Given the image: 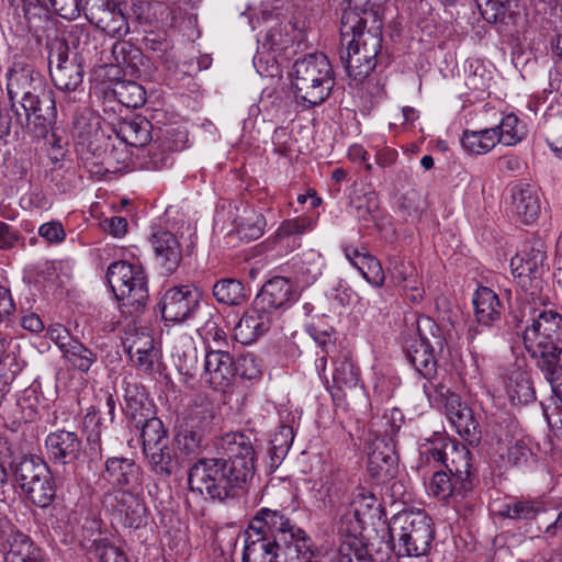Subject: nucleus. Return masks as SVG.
Instances as JSON below:
<instances>
[{"instance_id":"412c9836","label":"nucleus","mask_w":562,"mask_h":562,"mask_svg":"<svg viewBox=\"0 0 562 562\" xmlns=\"http://www.w3.org/2000/svg\"><path fill=\"white\" fill-rule=\"evenodd\" d=\"M508 192L512 214L526 225L535 223L541 212L540 196L536 187L518 182L510 187Z\"/></svg>"},{"instance_id":"a18cd8bd","label":"nucleus","mask_w":562,"mask_h":562,"mask_svg":"<svg viewBox=\"0 0 562 562\" xmlns=\"http://www.w3.org/2000/svg\"><path fill=\"white\" fill-rule=\"evenodd\" d=\"M266 227V218L255 210H245V216L237 223V233L241 239L256 240L262 236Z\"/></svg>"},{"instance_id":"6e6d98bb","label":"nucleus","mask_w":562,"mask_h":562,"mask_svg":"<svg viewBox=\"0 0 562 562\" xmlns=\"http://www.w3.org/2000/svg\"><path fill=\"white\" fill-rule=\"evenodd\" d=\"M203 441V434L199 429H194L192 426L186 425L180 429L176 436V442L180 451L186 454L196 453Z\"/></svg>"},{"instance_id":"aec40b11","label":"nucleus","mask_w":562,"mask_h":562,"mask_svg":"<svg viewBox=\"0 0 562 562\" xmlns=\"http://www.w3.org/2000/svg\"><path fill=\"white\" fill-rule=\"evenodd\" d=\"M103 477L115 488L114 492L140 490L143 484L140 467L127 458H109Z\"/></svg>"},{"instance_id":"680f3d73","label":"nucleus","mask_w":562,"mask_h":562,"mask_svg":"<svg viewBox=\"0 0 562 562\" xmlns=\"http://www.w3.org/2000/svg\"><path fill=\"white\" fill-rule=\"evenodd\" d=\"M389 271L396 285L411 280L417 272L416 267L412 262L397 259L391 262Z\"/></svg>"},{"instance_id":"a878e982","label":"nucleus","mask_w":562,"mask_h":562,"mask_svg":"<svg viewBox=\"0 0 562 562\" xmlns=\"http://www.w3.org/2000/svg\"><path fill=\"white\" fill-rule=\"evenodd\" d=\"M348 261L361 273L363 279L374 288H381L385 282V274L381 262L364 248L346 245L342 248Z\"/></svg>"},{"instance_id":"0e129e2a","label":"nucleus","mask_w":562,"mask_h":562,"mask_svg":"<svg viewBox=\"0 0 562 562\" xmlns=\"http://www.w3.org/2000/svg\"><path fill=\"white\" fill-rule=\"evenodd\" d=\"M113 55L120 65L133 66L134 59L140 56V52L128 42H117L113 45Z\"/></svg>"},{"instance_id":"e433bc0d","label":"nucleus","mask_w":562,"mask_h":562,"mask_svg":"<svg viewBox=\"0 0 562 562\" xmlns=\"http://www.w3.org/2000/svg\"><path fill=\"white\" fill-rule=\"evenodd\" d=\"M461 143L464 149L471 154H486L498 143L497 130L484 128L481 131H464Z\"/></svg>"},{"instance_id":"c85d7f7f","label":"nucleus","mask_w":562,"mask_h":562,"mask_svg":"<svg viewBox=\"0 0 562 562\" xmlns=\"http://www.w3.org/2000/svg\"><path fill=\"white\" fill-rule=\"evenodd\" d=\"M151 127L147 119L136 116L119 122L115 134L125 145L143 147L151 140Z\"/></svg>"},{"instance_id":"864d4df0","label":"nucleus","mask_w":562,"mask_h":562,"mask_svg":"<svg viewBox=\"0 0 562 562\" xmlns=\"http://www.w3.org/2000/svg\"><path fill=\"white\" fill-rule=\"evenodd\" d=\"M492 80L491 71L480 60L469 63L468 76L465 85L470 90L484 92L490 88Z\"/></svg>"},{"instance_id":"bf43d9fd","label":"nucleus","mask_w":562,"mask_h":562,"mask_svg":"<svg viewBox=\"0 0 562 562\" xmlns=\"http://www.w3.org/2000/svg\"><path fill=\"white\" fill-rule=\"evenodd\" d=\"M360 554H370L361 538H347L340 540L337 562H347L349 558H351V560L360 558Z\"/></svg>"},{"instance_id":"ea45409f","label":"nucleus","mask_w":562,"mask_h":562,"mask_svg":"<svg viewBox=\"0 0 562 562\" xmlns=\"http://www.w3.org/2000/svg\"><path fill=\"white\" fill-rule=\"evenodd\" d=\"M57 45H65L67 52L69 48L76 50L72 57H80L83 61L86 55H90L97 50V44L90 32L82 26H74L68 32L65 42L58 43Z\"/></svg>"},{"instance_id":"f3484780","label":"nucleus","mask_w":562,"mask_h":562,"mask_svg":"<svg viewBox=\"0 0 562 562\" xmlns=\"http://www.w3.org/2000/svg\"><path fill=\"white\" fill-rule=\"evenodd\" d=\"M297 299L295 286L289 279L274 277L262 285L254 303L273 317L277 311L289 308Z\"/></svg>"},{"instance_id":"603ef678","label":"nucleus","mask_w":562,"mask_h":562,"mask_svg":"<svg viewBox=\"0 0 562 562\" xmlns=\"http://www.w3.org/2000/svg\"><path fill=\"white\" fill-rule=\"evenodd\" d=\"M172 157L165 146L154 143L142 158V166L146 170H161L171 166Z\"/></svg>"},{"instance_id":"49530a36","label":"nucleus","mask_w":562,"mask_h":562,"mask_svg":"<svg viewBox=\"0 0 562 562\" xmlns=\"http://www.w3.org/2000/svg\"><path fill=\"white\" fill-rule=\"evenodd\" d=\"M313 227L314 221L312 217L299 216L284 221L277 229L274 238L278 243H284L286 239L293 238V243H295L297 237L312 231Z\"/></svg>"},{"instance_id":"e2e57ef3","label":"nucleus","mask_w":562,"mask_h":562,"mask_svg":"<svg viewBox=\"0 0 562 562\" xmlns=\"http://www.w3.org/2000/svg\"><path fill=\"white\" fill-rule=\"evenodd\" d=\"M47 336L58 347L61 353L76 340L69 329L59 323L48 327Z\"/></svg>"},{"instance_id":"cd10ccee","label":"nucleus","mask_w":562,"mask_h":562,"mask_svg":"<svg viewBox=\"0 0 562 562\" xmlns=\"http://www.w3.org/2000/svg\"><path fill=\"white\" fill-rule=\"evenodd\" d=\"M123 411L132 424H139L144 418L154 414L145 389L136 383H126L124 389Z\"/></svg>"},{"instance_id":"473e14b6","label":"nucleus","mask_w":562,"mask_h":562,"mask_svg":"<svg viewBox=\"0 0 562 562\" xmlns=\"http://www.w3.org/2000/svg\"><path fill=\"white\" fill-rule=\"evenodd\" d=\"M546 512L544 503L538 498H512L499 512L502 517L514 520H533Z\"/></svg>"},{"instance_id":"0eeeda50","label":"nucleus","mask_w":562,"mask_h":562,"mask_svg":"<svg viewBox=\"0 0 562 562\" xmlns=\"http://www.w3.org/2000/svg\"><path fill=\"white\" fill-rule=\"evenodd\" d=\"M14 481L25 497L40 508L56 497V483L47 463L37 456L23 457L13 469Z\"/></svg>"},{"instance_id":"6ab92c4d","label":"nucleus","mask_w":562,"mask_h":562,"mask_svg":"<svg viewBox=\"0 0 562 562\" xmlns=\"http://www.w3.org/2000/svg\"><path fill=\"white\" fill-rule=\"evenodd\" d=\"M45 449L50 462L67 465L79 460L82 442L77 432L58 429L46 436Z\"/></svg>"},{"instance_id":"2eb2a0df","label":"nucleus","mask_w":562,"mask_h":562,"mask_svg":"<svg viewBox=\"0 0 562 562\" xmlns=\"http://www.w3.org/2000/svg\"><path fill=\"white\" fill-rule=\"evenodd\" d=\"M86 19L112 37H123L128 31L127 19L117 3L111 0H86Z\"/></svg>"},{"instance_id":"69168bd1","label":"nucleus","mask_w":562,"mask_h":562,"mask_svg":"<svg viewBox=\"0 0 562 562\" xmlns=\"http://www.w3.org/2000/svg\"><path fill=\"white\" fill-rule=\"evenodd\" d=\"M48 7L66 20L77 19L82 10L78 0H53L48 3Z\"/></svg>"},{"instance_id":"f704fd0d","label":"nucleus","mask_w":562,"mask_h":562,"mask_svg":"<svg viewBox=\"0 0 562 562\" xmlns=\"http://www.w3.org/2000/svg\"><path fill=\"white\" fill-rule=\"evenodd\" d=\"M294 439L293 428L288 425H281L273 434L270 440V448L268 451L270 471H274L280 467L286 457Z\"/></svg>"},{"instance_id":"72a5a7b5","label":"nucleus","mask_w":562,"mask_h":562,"mask_svg":"<svg viewBox=\"0 0 562 562\" xmlns=\"http://www.w3.org/2000/svg\"><path fill=\"white\" fill-rule=\"evenodd\" d=\"M333 384L338 391H347L360 384L359 368L344 355L334 361Z\"/></svg>"},{"instance_id":"f03ea898","label":"nucleus","mask_w":562,"mask_h":562,"mask_svg":"<svg viewBox=\"0 0 562 562\" xmlns=\"http://www.w3.org/2000/svg\"><path fill=\"white\" fill-rule=\"evenodd\" d=\"M245 536L268 543L267 549L280 562H317L311 538L279 510L259 509Z\"/></svg>"},{"instance_id":"c756f323","label":"nucleus","mask_w":562,"mask_h":562,"mask_svg":"<svg viewBox=\"0 0 562 562\" xmlns=\"http://www.w3.org/2000/svg\"><path fill=\"white\" fill-rule=\"evenodd\" d=\"M505 389L514 405H526L536 400V392L530 374L519 368L510 371Z\"/></svg>"},{"instance_id":"a211bd4d","label":"nucleus","mask_w":562,"mask_h":562,"mask_svg":"<svg viewBox=\"0 0 562 562\" xmlns=\"http://www.w3.org/2000/svg\"><path fill=\"white\" fill-rule=\"evenodd\" d=\"M382 20L381 16H375L373 20L367 12L355 5H349L341 15L340 20V38L341 45L348 40H363L367 34L382 36Z\"/></svg>"},{"instance_id":"79ce46f5","label":"nucleus","mask_w":562,"mask_h":562,"mask_svg":"<svg viewBox=\"0 0 562 562\" xmlns=\"http://www.w3.org/2000/svg\"><path fill=\"white\" fill-rule=\"evenodd\" d=\"M133 425L140 430L143 451L168 441L162 422L154 414L149 418H144L139 424Z\"/></svg>"},{"instance_id":"9d476101","label":"nucleus","mask_w":562,"mask_h":562,"mask_svg":"<svg viewBox=\"0 0 562 562\" xmlns=\"http://www.w3.org/2000/svg\"><path fill=\"white\" fill-rule=\"evenodd\" d=\"M420 458L428 464H443L462 488H469L471 453L464 445L441 438L424 445L420 449Z\"/></svg>"},{"instance_id":"3c124183","label":"nucleus","mask_w":562,"mask_h":562,"mask_svg":"<svg viewBox=\"0 0 562 562\" xmlns=\"http://www.w3.org/2000/svg\"><path fill=\"white\" fill-rule=\"evenodd\" d=\"M467 490L462 488L453 476L443 471L435 472L429 485L430 493L439 499H447L453 493H461Z\"/></svg>"},{"instance_id":"4be33fe9","label":"nucleus","mask_w":562,"mask_h":562,"mask_svg":"<svg viewBox=\"0 0 562 562\" xmlns=\"http://www.w3.org/2000/svg\"><path fill=\"white\" fill-rule=\"evenodd\" d=\"M150 243L157 265L166 273H172L182 259L181 245L177 236L162 227H153Z\"/></svg>"},{"instance_id":"4d7b16f0","label":"nucleus","mask_w":562,"mask_h":562,"mask_svg":"<svg viewBox=\"0 0 562 562\" xmlns=\"http://www.w3.org/2000/svg\"><path fill=\"white\" fill-rule=\"evenodd\" d=\"M366 524L367 522L361 517L348 508L339 521V539L360 538Z\"/></svg>"},{"instance_id":"5701e85b","label":"nucleus","mask_w":562,"mask_h":562,"mask_svg":"<svg viewBox=\"0 0 562 562\" xmlns=\"http://www.w3.org/2000/svg\"><path fill=\"white\" fill-rule=\"evenodd\" d=\"M140 490H130L125 492H114L112 504L120 521L128 528H139L146 521L147 507L142 497Z\"/></svg>"},{"instance_id":"7c9ffc66","label":"nucleus","mask_w":562,"mask_h":562,"mask_svg":"<svg viewBox=\"0 0 562 562\" xmlns=\"http://www.w3.org/2000/svg\"><path fill=\"white\" fill-rule=\"evenodd\" d=\"M368 462L373 475L392 474L397 462L393 445L387 443L384 438H376L368 453Z\"/></svg>"},{"instance_id":"f257e3e1","label":"nucleus","mask_w":562,"mask_h":562,"mask_svg":"<svg viewBox=\"0 0 562 562\" xmlns=\"http://www.w3.org/2000/svg\"><path fill=\"white\" fill-rule=\"evenodd\" d=\"M222 447L227 458H202L188 473L192 493L220 502L234 497L251 481L256 460L252 442L244 434L225 435Z\"/></svg>"},{"instance_id":"338daca9","label":"nucleus","mask_w":562,"mask_h":562,"mask_svg":"<svg viewBox=\"0 0 562 562\" xmlns=\"http://www.w3.org/2000/svg\"><path fill=\"white\" fill-rule=\"evenodd\" d=\"M533 458V453L524 440H517L508 449V461L514 465H525Z\"/></svg>"},{"instance_id":"20e7f679","label":"nucleus","mask_w":562,"mask_h":562,"mask_svg":"<svg viewBox=\"0 0 562 562\" xmlns=\"http://www.w3.org/2000/svg\"><path fill=\"white\" fill-rule=\"evenodd\" d=\"M291 77L296 101L306 108L323 103L329 97L335 81L331 65L322 53L297 59Z\"/></svg>"},{"instance_id":"39448f33","label":"nucleus","mask_w":562,"mask_h":562,"mask_svg":"<svg viewBox=\"0 0 562 562\" xmlns=\"http://www.w3.org/2000/svg\"><path fill=\"white\" fill-rule=\"evenodd\" d=\"M389 535L398 557H425L435 539L432 520L422 510L395 514L389 522Z\"/></svg>"},{"instance_id":"09e8293b","label":"nucleus","mask_w":562,"mask_h":562,"mask_svg":"<svg viewBox=\"0 0 562 562\" xmlns=\"http://www.w3.org/2000/svg\"><path fill=\"white\" fill-rule=\"evenodd\" d=\"M180 374L187 379H193L198 368V349L191 339H186L181 351L173 355Z\"/></svg>"},{"instance_id":"7ed1b4c3","label":"nucleus","mask_w":562,"mask_h":562,"mask_svg":"<svg viewBox=\"0 0 562 562\" xmlns=\"http://www.w3.org/2000/svg\"><path fill=\"white\" fill-rule=\"evenodd\" d=\"M522 339L527 352L552 387L562 362V316L552 310H530Z\"/></svg>"},{"instance_id":"4c0bfd02","label":"nucleus","mask_w":562,"mask_h":562,"mask_svg":"<svg viewBox=\"0 0 562 562\" xmlns=\"http://www.w3.org/2000/svg\"><path fill=\"white\" fill-rule=\"evenodd\" d=\"M144 453L149 460L151 470L160 476L169 477L178 467V461L168 447V441L144 450Z\"/></svg>"},{"instance_id":"f8f14e48","label":"nucleus","mask_w":562,"mask_h":562,"mask_svg":"<svg viewBox=\"0 0 562 562\" xmlns=\"http://www.w3.org/2000/svg\"><path fill=\"white\" fill-rule=\"evenodd\" d=\"M367 34L363 40H348L346 55L341 61L350 78L361 81L370 75L376 66V56L382 47V36Z\"/></svg>"},{"instance_id":"9b49d317","label":"nucleus","mask_w":562,"mask_h":562,"mask_svg":"<svg viewBox=\"0 0 562 562\" xmlns=\"http://www.w3.org/2000/svg\"><path fill=\"white\" fill-rule=\"evenodd\" d=\"M49 75L55 87L65 92L74 93L72 100L82 92L85 77L83 61L80 57H70L65 45H56L48 57Z\"/></svg>"},{"instance_id":"1a4fd4ad","label":"nucleus","mask_w":562,"mask_h":562,"mask_svg":"<svg viewBox=\"0 0 562 562\" xmlns=\"http://www.w3.org/2000/svg\"><path fill=\"white\" fill-rule=\"evenodd\" d=\"M423 391L431 405L445 411L447 418L461 437L470 441L476 439L480 434L479 422L472 409L461 402L459 395L450 392L441 383L423 384Z\"/></svg>"},{"instance_id":"a19ab883","label":"nucleus","mask_w":562,"mask_h":562,"mask_svg":"<svg viewBox=\"0 0 562 562\" xmlns=\"http://www.w3.org/2000/svg\"><path fill=\"white\" fill-rule=\"evenodd\" d=\"M112 92L116 100L126 108L137 109L146 101L145 89L135 81H117L113 85Z\"/></svg>"},{"instance_id":"de8ad7c7","label":"nucleus","mask_w":562,"mask_h":562,"mask_svg":"<svg viewBox=\"0 0 562 562\" xmlns=\"http://www.w3.org/2000/svg\"><path fill=\"white\" fill-rule=\"evenodd\" d=\"M101 128V117L89 109L79 111L74 120L75 144Z\"/></svg>"},{"instance_id":"393cba45","label":"nucleus","mask_w":562,"mask_h":562,"mask_svg":"<svg viewBox=\"0 0 562 562\" xmlns=\"http://www.w3.org/2000/svg\"><path fill=\"white\" fill-rule=\"evenodd\" d=\"M272 322L273 317L267 312L261 311L252 302L251 307L243 314L239 322L235 325L234 338L243 345H249L265 335Z\"/></svg>"},{"instance_id":"4468645a","label":"nucleus","mask_w":562,"mask_h":562,"mask_svg":"<svg viewBox=\"0 0 562 562\" xmlns=\"http://www.w3.org/2000/svg\"><path fill=\"white\" fill-rule=\"evenodd\" d=\"M546 259V251L540 248L522 250L510 259L512 273L518 285L532 296L541 291Z\"/></svg>"},{"instance_id":"5fc2aeb1","label":"nucleus","mask_w":562,"mask_h":562,"mask_svg":"<svg viewBox=\"0 0 562 562\" xmlns=\"http://www.w3.org/2000/svg\"><path fill=\"white\" fill-rule=\"evenodd\" d=\"M494 128L497 130V142L506 146L515 145L521 139L519 120L515 114L504 115Z\"/></svg>"},{"instance_id":"58836bf2","label":"nucleus","mask_w":562,"mask_h":562,"mask_svg":"<svg viewBox=\"0 0 562 562\" xmlns=\"http://www.w3.org/2000/svg\"><path fill=\"white\" fill-rule=\"evenodd\" d=\"M41 47V38L37 35L30 32H26L21 35H15L10 44V48L12 50H15V53L13 54V60L18 58L22 63L30 65L33 69L34 67L30 63L23 60V57L30 61L37 59L42 55ZM13 64L14 61H12V65Z\"/></svg>"},{"instance_id":"ddd939ff","label":"nucleus","mask_w":562,"mask_h":562,"mask_svg":"<svg viewBox=\"0 0 562 562\" xmlns=\"http://www.w3.org/2000/svg\"><path fill=\"white\" fill-rule=\"evenodd\" d=\"M238 368L233 356L221 349H206L201 381L216 393H232Z\"/></svg>"},{"instance_id":"c03bdc74","label":"nucleus","mask_w":562,"mask_h":562,"mask_svg":"<svg viewBox=\"0 0 562 562\" xmlns=\"http://www.w3.org/2000/svg\"><path fill=\"white\" fill-rule=\"evenodd\" d=\"M82 427L90 452L100 454L102 450V420L99 416V411L94 406H90L87 409L83 416Z\"/></svg>"},{"instance_id":"13d9d810","label":"nucleus","mask_w":562,"mask_h":562,"mask_svg":"<svg viewBox=\"0 0 562 562\" xmlns=\"http://www.w3.org/2000/svg\"><path fill=\"white\" fill-rule=\"evenodd\" d=\"M92 553L98 562H128L125 553L105 539L93 541Z\"/></svg>"},{"instance_id":"052dcab7","label":"nucleus","mask_w":562,"mask_h":562,"mask_svg":"<svg viewBox=\"0 0 562 562\" xmlns=\"http://www.w3.org/2000/svg\"><path fill=\"white\" fill-rule=\"evenodd\" d=\"M376 505L378 499L372 493L361 491L352 498L349 509L367 522V518L371 517V512L376 508Z\"/></svg>"},{"instance_id":"c9c22d12","label":"nucleus","mask_w":562,"mask_h":562,"mask_svg":"<svg viewBox=\"0 0 562 562\" xmlns=\"http://www.w3.org/2000/svg\"><path fill=\"white\" fill-rule=\"evenodd\" d=\"M128 355L135 366L143 372L151 374L159 371V353L150 338H147L143 346L136 344L130 346Z\"/></svg>"},{"instance_id":"774afa93","label":"nucleus","mask_w":562,"mask_h":562,"mask_svg":"<svg viewBox=\"0 0 562 562\" xmlns=\"http://www.w3.org/2000/svg\"><path fill=\"white\" fill-rule=\"evenodd\" d=\"M237 368L240 370V375L248 380L256 379L261 373L260 361L251 353L240 357Z\"/></svg>"},{"instance_id":"dca6fc26","label":"nucleus","mask_w":562,"mask_h":562,"mask_svg":"<svg viewBox=\"0 0 562 562\" xmlns=\"http://www.w3.org/2000/svg\"><path fill=\"white\" fill-rule=\"evenodd\" d=\"M201 292L186 284L167 290L161 301V314L166 322L181 323L191 318L200 305Z\"/></svg>"},{"instance_id":"423d86ee","label":"nucleus","mask_w":562,"mask_h":562,"mask_svg":"<svg viewBox=\"0 0 562 562\" xmlns=\"http://www.w3.org/2000/svg\"><path fill=\"white\" fill-rule=\"evenodd\" d=\"M445 347V338L440 327L428 316H420L416 321V334L403 340V351L406 359L423 376L424 384H435L437 376L436 355Z\"/></svg>"},{"instance_id":"bb28decb","label":"nucleus","mask_w":562,"mask_h":562,"mask_svg":"<svg viewBox=\"0 0 562 562\" xmlns=\"http://www.w3.org/2000/svg\"><path fill=\"white\" fill-rule=\"evenodd\" d=\"M474 316L479 325L493 327L501 321L504 306L498 295L487 286H479L472 297Z\"/></svg>"},{"instance_id":"b1692460","label":"nucleus","mask_w":562,"mask_h":562,"mask_svg":"<svg viewBox=\"0 0 562 562\" xmlns=\"http://www.w3.org/2000/svg\"><path fill=\"white\" fill-rule=\"evenodd\" d=\"M76 150L82 159H95L93 164L104 165L106 169L112 167L114 161H120L111 136L106 135L102 127L91 134V137L78 140Z\"/></svg>"},{"instance_id":"2f4dec72","label":"nucleus","mask_w":562,"mask_h":562,"mask_svg":"<svg viewBox=\"0 0 562 562\" xmlns=\"http://www.w3.org/2000/svg\"><path fill=\"white\" fill-rule=\"evenodd\" d=\"M212 294L218 304L226 306H240L249 297L244 283L235 278L217 280L212 288Z\"/></svg>"},{"instance_id":"37998d69","label":"nucleus","mask_w":562,"mask_h":562,"mask_svg":"<svg viewBox=\"0 0 562 562\" xmlns=\"http://www.w3.org/2000/svg\"><path fill=\"white\" fill-rule=\"evenodd\" d=\"M63 358L71 367L85 373L90 370L98 359L97 353L78 339L64 350Z\"/></svg>"},{"instance_id":"6e6552de","label":"nucleus","mask_w":562,"mask_h":562,"mask_svg":"<svg viewBox=\"0 0 562 562\" xmlns=\"http://www.w3.org/2000/svg\"><path fill=\"white\" fill-rule=\"evenodd\" d=\"M108 282L115 299L134 312L143 308L148 299L147 277L139 263L124 260L112 262L108 268Z\"/></svg>"},{"instance_id":"8fccbe9b","label":"nucleus","mask_w":562,"mask_h":562,"mask_svg":"<svg viewBox=\"0 0 562 562\" xmlns=\"http://www.w3.org/2000/svg\"><path fill=\"white\" fill-rule=\"evenodd\" d=\"M543 130L548 146L559 158H562V111L547 114Z\"/></svg>"}]
</instances>
